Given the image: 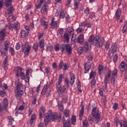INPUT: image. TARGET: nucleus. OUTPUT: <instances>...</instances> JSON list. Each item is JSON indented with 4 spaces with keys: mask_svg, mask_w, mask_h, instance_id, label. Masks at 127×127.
Masks as SVG:
<instances>
[{
    "mask_svg": "<svg viewBox=\"0 0 127 127\" xmlns=\"http://www.w3.org/2000/svg\"><path fill=\"white\" fill-rule=\"evenodd\" d=\"M55 49L56 51H59L60 49L63 54L66 53L68 55L72 54V46L69 44H63L60 46V48H59V44H57L55 46Z\"/></svg>",
    "mask_w": 127,
    "mask_h": 127,
    "instance_id": "obj_1",
    "label": "nucleus"
},
{
    "mask_svg": "<svg viewBox=\"0 0 127 127\" xmlns=\"http://www.w3.org/2000/svg\"><path fill=\"white\" fill-rule=\"evenodd\" d=\"M88 41L89 43H92L93 45L98 48H101L104 44V39L100 38L99 36H96L94 37V35H92L89 37Z\"/></svg>",
    "mask_w": 127,
    "mask_h": 127,
    "instance_id": "obj_2",
    "label": "nucleus"
},
{
    "mask_svg": "<svg viewBox=\"0 0 127 127\" xmlns=\"http://www.w3.org/2000/svg\"><path fill=\"white\" fill-rule=\"evenodd\" d=\"M61 118H62L61 114H54L52 113V111L49 110L47 113V116H46L44 118L45 126H47L48 123L51 122V120L55 122V120L61 119Z\"/></svg>",
    "mask_w": 127,
    "mask_h": 127,
    "instance_id": "obj_3",
    "label": "nucleus"
},
{
    "mask_svg": "<svg viewBox=\"0 0 127 127\" xmlns=\"http://www.w3.org/2000/svg\"><path fill=\"white\" fill-rule=\"evenodd\" d=\"M21 49L22 52L24 53V57H27L30 53V50H31V46L28 44V42H25L24 44L21 45Z\"/></svg>",
    "mask_w": 127,
    "mask_h": 127,
    "instance_id": "obj_4",
    "label": "nucleus"
},
{
    "mask_svg": "<svg viewBox=\"0 0 127 127\" xmlns=\"http://www.w3.org/2000/svg\"><path fill=\"white\" fill-rule=\"evenodd\" d=\"M66 29V32L64 34V37L66 42H69L70 39L69 37L74 35V29L73 27H68Z\"/></svg>",
    "mask_w": 127,
    "mask_h": 127,
    "instance_id": "obj_5",
    "label": "nucleus"
},
{
    "mask_svg": "<svg viewBox=\"0 0 127 127\" xmlns=\"http://www.w3.org/2000/svg\"><path fill=\"white\" fill-rule=\"evenodd\" d=\"M9 44H10L9 41L7 40L4 42V48H3V46H2L0 47V52L1 56L4 55L5 52H7L8 51V47H9Z\"/></svg>",
    "mask_w": 127,
    "mask_h": 127,
    "instance_id": "obj_6",
    "label": "nucleus"
},
{
    "mask_svg": "<svg viewBox=\"0 0 127 127\" xmlns=\"http://www.w3.org/2000/svg\"><path fill=\"white\" fill-rule=\"evenodd\" d=\"M83 49L85 52H87L89 50V43L86 42L83 45V48L82 47H80L77 49V53L80 55L83 53Z\"/></svg>",
    "mask_w": 127,
    "mask_h": 127,
    "instance_id": "obj_7",
    "label": "nucleus"
},
{
    "mask_svg": "<svg viewBox=\"0 0 127 127\" xmlns=\"http://www.w3.org/2000/svg\"><path fill=\"white\" fill-rule=\"evenodd\" d=\"M97 108L94 107L93 108L91 115L95 120L97 121V123L100 122V120H101V115L99 113V112H97Z\"/></svg>",
    "mask_w": 127,
    "mask_h": 127,
    "instance_id": "obj_8",
    "label": "nucleus"
},
{
    "mask_svg": "<svg viewBox=\"0 0 127 127\" xmlns=\"http://www.w3.org/2000/svg\"><path fill=\"white\" fill-rule=\"evenodd\" d=\"M119 69L121 72V75L122 76H123V72H125V71L127 70V63L125 62V61H122L120 65L119 66Z\"/></svg>",
    "mask_w": 127,
    "mask_h": 127,
    "instance_id": "obj_9",
    "label": "nucleus"
},
{
    "mask_svg": "<svg viewBox=\"0 0 127 127\" xmlns=\"http://www.w3.org/2000/svg\"><path fill=\"white\" fill-rule=\"evenodd\" d=\"M118 50V46L117 45V44L114 43L113 44L111 50H109L108 52V55L109 56H111V54H114L117 52V51Z\"/></svg>",
    "mask_w": 127,
    "mask_h": 127,
    "instance_id": "obj_10",
    "label": "nucleus"
},
{
    "mask_svg": "<svg viewBox=\"0 0 127 127\" xmlns=\"http://www.w3.org/2000/svg\"><path fill=\"white\" fill-rule=\"evenodd\" d=\"M111 74H112V71L108 70L107 74L105 75V77L104 78V84L105 88H107V84H108V82L110 81V79H111Z\"/></svg>",
    "mask_w": 127,
    "mask_h": 127,
    "instance_id": "obj_11",
    "label": "nucleus"
},
{
    "mask_svg": "<svg viewBox=\"0 0 127 127\" xmlns=\"http://www.w3.org/2000/svg\"><path fill=\"white\" fill-rule=\"evenodd\" d=\"M51 92V89L50 88L47 87V86L44 87V88L42 89V95L43 96L45 95L47 93V97H49L50 96V93Z\"/></svg>",
    "mask_w": 127,
    "mask_h": 127,
    "instance_id": "obj_12",
    "label": "nucleus"
},
{
    "mask_svg": "<svg viewBox=\"0 0 127 127\" xmlns=\"http://www.w3.org/2000/svg\"><path fill=\"white\" fill-rule=\"evenodd\" d=\"M65 91H66V87L65 86H62L61 85L58 89L57 92L60 96V97H62L64 95V93H65Z\"/></svg>",
    "mask_w": 127,
    "mask_h": 127,
    "instance_id": "obj_13",
    "label": "nucleus"
},
{
    "mask_svg": "<svg viewBox=\"0 0 127 127\" xmlns=\"http://www.w3.org/2000/svg\"><path fill=\"white\" fill-rule=\"evenodd\" d=\"M5 31H6V29H2L1 31H0V41H4V39H5V36H6Z\"/></svg>",
    "mask_w": 127,
    "mask_h": 127,
    "instance_id": "obj_14",
    "label": "nucleus"
},
{
    "mask_svg": "<svg viewBox=\"0 0 127 127\" xmlns=\"http://www.w3.org/2000/svg\"><path fill=\"white\" fill-rule=\"evenodd\" d=\"M63 125L64 126V127H70V119L68 118L67 119V121H66V119H65V117L63 116Z\"/></svg>",
    "mask_w": 127,
    "mask_h": 127,
    "instance_id": "obj_15",
    "label": "nucleus"
},
{
    "mask_svg": "<svg viewBox=\"0 0 127 127\" xmlns=\"http://www.w3.org/2000/svg\"><path fill=\"white\" fill-rule=\"evenodd\" d=\"M48 10L47 9V4L46 2H44L42 6L41 9V13L43 14V13H45Z\"/></svg>",
    "mask_w": 127,
    "mask_h": 127,
    "instance_id": "obj_16",
    "label": "nucleus"
},
{
    "mask_svg": "<svg viewBox=\"0 0 127 127\" xmlns=\"http://www.w3.org/2000/svg\"><path fill=\"white\" fill-rule=\"evenodd\" d=\"M77 42L79 44H81V43H83L84 42V34H81L78 36Z\"/></svg>",
    "mask_w": 127,
    "mask_h": 127,
    "instance_id": "obj_17",
    "label": "nucleus"
},
{
    "mask_svg": "<svg viewBox=\"0 0 127 127\" xmlns=\"http://www.w3.org/2000/svg\"><path fill=\"white\" fill-rule=\"evenodd\" d=\"M7 61H8V56H6L3 62V68L4 70L7 69Z\"/></svg>",
    "mask_w": 127,
    "mask_h": 127,
    "instance_id": "obj_18",
    "label": "nucleus"
},
{
    "mask_svg": "<svg viewBox=\"0 0 127 127\" xmlns=\"http://www.w3.org/2000/svg\"><path fill=\"white\" fill-rule=\"evenodd\" d=\"M84 69L85 70L84 73H87V72H89L90 69H91V64L90 62L87 63L84 65Z\"/></svg>",
    "mask_w": 127,
    "mask_h": 127,
    "instance_id": "obj_19",
    "label": "nucleus"
},
{
    "mask_svg": "<svg viewBox=\"0 0 127 127\" xmlns=\"http://www.w3.org/2000/svg\"><path fill=\"white\" fill-rule=\"evenodd\" d=\"M17 25H14L13 24H8V25L6 26V27H8L10 30H16L17 29Z\"/></svg>",
    "mask_w": 127,
    "mask_h": 127,
    "instance_id": "obj_20",
    "label": "nucleus"
},
{
    "mask_svg": "<svg viewBox=\"0 0 127 127\" xmlns=\"http://www.w3.org/2000/svg\"><path fill=\"white\" fill-rule=\"evenodd\" d=\"M14 71H17L16 76L18 77L20 76L19 73H21L22 71V68L17 66L14 68Z\"/></svg>",
    "mask_w": 127,
    "mask_h": 127,
    "instance_id": "obj_21",
    "label": "nucleus"
},
{
    "mask_svg": "<svg viewBox=\"0 0 127 127\" xmlns=\"http://www.w3.org/2000/svg\"><path fill=\"white\" fill-rule=\"evenodd\" d=\"M11 2H12V0H5L4 2V4L5 7H9L11 6Z\"/></svg>",
    "mask_w": 127,
    "mask_h": 127,
    "instance_id": "obj_22",
    "label": "nucleus"
},
{
    "mask_svg": "<svg viewBox=\"0 0 127 127\" xmlns=\"http://www.w3.org/2000/svg\"><path fill=\"white\" fill-rule=\"evenodd\" d=\"M121 12H122V11L121 10V9L120 8L117 9L115 16H116V19H117L118 20H119V19H120V18H121L120 16H121Z\"/></svg>",
    "mask_w": 127,
    "mask_h": 127,
    "instance_id": "obj_23",
    "label": "nucleus"
},
{
    "mask_svg": "<svg viewBox=\"0 0 127 127\" xmlns=\"http://www.w3.org/2000/svg\"><path fill=\"white\" fill-rule=\"evenodd\" d=\"M74 83H75V74L71 73L70 75V81L69 84H70L71 86H73Z\"/></svg>",
    "mask_w": 127,
    "mask_h": 127,
    "instance_id": "obj_24",
    "label": "nucleus"
},
{
    "mask_svg": "<svg viewBox=\"0 0 127 127\" xmlns=\"http://www.w3.org/2000/svg\"><path fill=\"white\" fill-rule=\"evenodd\" d=\"M23 95V91L20 90V91H17V93L15 94V96L18 100H20V97Z\"/></svg>",
    "mask_w": 127,
    "mask_h": 127,
    "instance_id": "obj_25",
    "label": "nucleus"
},
{
    "mask_svg": "<svg viewBox=\"0 0 127 127\" xmlns=\"http://www.w3.org/2000/svg\"><path fill=\"white\" fill-rule=\"evenodd\" d=\"M13 10H14V9H13V7L12 6H10L7 9V14L9 15V16H11V15H12V12H13Z\"/></svg>",
    "mask_w": 127,
    "mask_h": 127,
    "instance_id": "obj_26",
    "label": "nucleus"
},
{
    "mask_svg": "<svg viewBox=\"0 0 127 127\" xmlns=\"http://www.w3.org/2000/svg\"><path fill=\"white\" fill-rule=\"evenodd\" d=\"M58 106L59 107V109L61 112H63L64 110V107L63 106V103L61 101H59L58 104Z\"/></svg>",
    "mask_w": 127,
    "mask_h": 127,
    "instance_id": "obj_27",
    "label": "nucleus"
},
{
    "mask_svg": "<svg viewBox=\"0 0 127 127\" xmlns=\"http://www.w3.org/2000/svg\"><path fill=\"white\" fill-rule=\"evenodd\" d=\"M39 47L44 50V40H40L39 43Z\"/></svg>",
    "mask_w": 127,
    "mask_h": 127,
    "instance_id": "obj_28",
    "label": "nucleus"
},
{
    "mask_svg": "<svg viewBox=\"0 0 127 127\" xmlns=\"http://www.w3.org/2000/svg\"><path fill=\"white\" fill-rule=\"evenodd\" d=\"M38 1H40V3L37 4H35V7L37 9H38V8H40L41 7V5H42V4L43 3V2L44 1V0H38Z\"/></svg>",
    "mask_w": 127,
    "mask_h": 127,
    "instance_id": "obj_29",
    "label": "nucleus"
},
{
    "mask_svg": "<svg viewBox=\"0 0 127 127\" xmlns=\"http://www.w3.org/2000/svg\"><path fill=\"white\" fill-rule=\"evenodd\" d=\"M63 29L60 28L57 31V36H59V37H62V36L63 35Z\"/></svg>",
    "mask_w": 127,
    "mask_h": 127,
    "instance_id": "obj_30",
    "label": "nucleus"
},
{
    "mask_svg": "<svg viewBox=\"0 0 127 127\" xmlns=\"http://www.w3.org/2000/svg\"><path fill=\"white\" fill-rule=\"evenodd\" d=\"M86 58L88 60V61H92V60H93V57L92 56L91 52H88L87 53Z\"/></svg>",
    "mask_w": 127,
    "mask_h": 127,
    "instance_id": "obj_31",
    "label": "nucleus"
},
{
    "mask_svg": "<svg viewBox=\"0 0 127 127\" xmlns=\"http://www.w3.org/2000/svg\"><path fill=\"white\" fill-rule=\"evenodd\" d=\"M63 78L62 77V74H60L59 76L58 84H57V88H58V85H60L62 82V79Z\"/></svg>",
    "mask_w": 127,
    "mask_h": 127,
    "instance_id": "obj_32",
    "label": "nucleus"
},
{
    "mask_svg": "<svg viewBox=\"0 0 127 127\" xmlns=\"http://www.w3.org/2000/svg\"><path fill=\"white\" fill-rule=\"evenodd\" d=\"M16 88L17 91H20V90L23 91V87L22 86V84L18 83L17 85L16 86Z\"/></svg>",
    "mask_w": 127,
    "mask_h": 127,
    "instance_id": "obj_33",
    "label": "nucleus"
},
{
    "mask_svg": "<svg viewBox=\"0 0 127 127\" xmlns=\"http://www.w3.org/2000/svg\"><path fill=\"white\" fill-rule=\"evenodd\" d=\"M20 34L21 38H25L26 37V32L25 30H22L20 32Z\"/></svg>",
    "mask_w": 127,
    "mask_h": 127,
    "instance_id": "obj_34",
    "label": "nucleus"
},
{
    "mask_svg": "<svg viewBox=\"0 0 127 127\" xmlns=\"http://www.w3.org/2000/svg\"><path fill=\"white\" fill-rule=\"evenodd\" d=\"M95 77H96V72H94L93 71H91L90 73V76H89V79H95Z\"/></svg>",
    "mask_w": 127,
    "mask_h": 127,
    "instance_id": "obj_35",
    "label": "nucleus"
},
{
    "mask_svg": "<svg viewBox=\"0 0 127 127\" xmlns=\"http://www.w3.org/2000/svg\"><path fill=\"white\" fill-rule=\"evenodd\" d=\"M6 107L3 106L2 104H0V113H2L4 111V110H6Z\"/></svg>",
    "mask_w": 127,
    "mask_h": 127,
    "instance_id": "obj_36",
    "label": "nucleus"
},
{
    "mask_svg": "<svg viewBox=\"0 0 127 127\" xmlns=\"http://www.w3.org/2000/svg\"><path fill=\"white\" fill-rule=\"evenodd\" d=\"M29 72L30 71L27 69L26 72V82H29Z\"/></svg>",
    "mask_w": 127,
    "mask_h": 127,
    "instance_id": "obj_37",
    "label": "nucleus"
},
{
    "mask_svg": "<svg viewBox=\"0 0 127 127\" xmlns=\"http://www.w3.org/2000/svg\"><path fill=\"white\" fill-rule=\"evenodd\" d=\"M104 68L103 66H102L101 64H99L98 66V73L101 75L102 71H103Z\"/></svg>",
    "mask_w": 127,
    "mask_h": 127,
    "instance_id": "obj_38",
    "label": "nucleus"
},
{
    "mask_svg": "<svg viewBox=\"0 0 127 127\" xmlns=\"http://www.w3.org/2000/svg\"><path fill=\"white\" fill-rule=\"evenodd\" d=\"M54 19H55V18H52V23L51 24V26H54L55 27H56L57 26V22L55 21H54Z\"/></svg>",
    "mask_w": 127,
    "mask_h": 127,
    "instance_id": "obj_39",
    "label": "nucleus"
},
{
    "mask_svg": "<svg viewBox=\"0 0 127 127\" xmlns=\"http://www.w3.org/2000/svg\"><path fill=\"white\" fill-rule=\"evenodd\" d=\"M41 25L42 26H45V27H47V26L48 25V23L46 21H44L43 19H41Z\"/></svg>",
    "mask_w": 127,
    "mask_h": 127,
    "instance_id": "obj_40",
    "label": "nucleus"
},
{
    "mask_svg": "<svg viewBox=\"0 0 127 127\" xmlns=\"http://www.w3.org/2000/svg\"><path fill=\"white\" fill-rule=\"evenodd\" d=\"M8 120H9V124L11 126L12 125V123L14 122L13 118L11 116H8Z\"/></svg>",
    "mask_w": 127,
    "mask_h": 127,
    "instance_id": "obj_41",
    "label": "nucleus"
},
{
    "mask_svg": "<svg viewBox=\"0 0 127 127\" xmlns=\"http://www.w3.org/2000/svg\"><path fill=\"white\" fill-rule=\"evenodd\" d=\"M44 113H45L44 108H41V111H40V113L39 114V116H40V118H43V115H44Z\"/></svg>",
    "mask_w": 127,
    "mask_h": 127,
    "instance_id": "obj_42",
    "label": "nucleus"
},
{
    "mask_svg": "<svg viewBox=\"0 0 127 127\" xmlns=\"http://www.w3.org/2000/svg\"><path fill=\"white\" fill-rule=\"evenodd\" d=\"M64 115L65 118H69L70 114H69V110H65L64 111Z\"/></svg>",
    "mask_w": 127,
    "mask_h": 127,
    "instance_id": "obj_43",
    "label": "nucleus"
},
{
    "mask_svg": "<svg viewBox=\"0 0 127 127\" xmlns=\"http://www.w3.org/2000/svg\"><path fill=\"white\" fill-rule=\"evenodd\" d=\"M2 105H3L5 108L7 107L8 105V102H7V99H4L3 100V103H2Z\"/></svg>",
    "mask_w": 127,
    "mask_h": 127,
    "instance_id": "obj_44",
    "label": "nucleus"
},
{
    "mask_svg": "<svg viewBox=\"0 0 127 127\" xmlns=\"http://www.w3.org/2000/svg\"><path fill=\"white\" fill-rule=\"evenodd\" d=\"M45 71H46V74H49L51 72V69L50 68V67L47 66L45 68Z\"/></svg>",
    "mask_w": 127,
    "mask_h": 127,
    "instance_id": "obj_45",
    "label": "nucleus"
},
{
    "mask_svg": "<svg viewBox=\"0 0 127 127\" xmlns=\"http://www.w3.org/2000/svg\"><path fill=\"white\" fill-rule=\"evenodd\" d=\"M33 49L35 50V52L38 50V44L37 43H34L33 46Z\"/></svg>",
    "mask_w": 127,
    "mask_h": 127,
    "instance_id": "obj_46",
    "label": "nucleus"
},
{
    "mask_svg": "<svg viewBox=\"0 0 127 127\" xmlns=\"http://www.w3.org/2000/svg\"><path fill=\"white\" fill-rule=\"evenodd\" d=\"M84 115V105L82 106L81 110L79 112V116L81 117V116Z\"/></svg>",
    "mask_w": 127,
    "mask_h": 127,
    "instance_id": "obj_47",
    "label": "nucleus"
},
{
    "mask_svg": "<svg viewBox=\"0 0 127 127\" xmlns=\"http://www.w3.org/2000/svg\"><path fill=\"white\" fill-rule=\"evenodd\" d=\"M37 100V96L36 95H34L33 97V100L32 102V104H33V105H36Z\"/></svg>",
    "mask_w": 127,
    "mask_h": 127,
    "instance_id": "obj_48",
    "label": "nucleus"
},
{
    "mask_svg": "<svg viewBox=\"0 0 127 127\" xmlns=\"http://www.w3.org/2000/svg\"><path fill=\"white\" fill-rule=\"evenodd\" d=\"M10 52L12 56H14V55H15V53L14 52V49L12 47L10 48Z\"/></svg>",
    "mask_w": 127,
    "mask_h": 127,
    "instance_id": "obj_49",
    "label": "nucleus"
},
{
    "mask_svg": "<svg viewBox=\"0 0 127 127\" xmlns=\"http://www.w3.org/2000/svg\"><path fill=\"white\" fill-rule=\"evenodd\" d=\"M59 16L61 18H64V17H65V13H64V11H61L60 12Z\"/></svg>",
    "mask_w": 127,
    "mask_h": 127,
    "instance_id": "obj_50",
    "label": "nucleus"
},
{
    "mask_svg": "<svg viewBox=\"0 0 127 127\" xmlns=\"http://www.w3.org/2000/svg\"><path fill=\"white\" fill-rule=\"evenodd\" d=\"M88 127V121L87 120H84L83 121V127Z\"/></svg>",
    "mask_w": 127,
    "mask_h": 127,
    "instance_id": "obj_51",
    "label": "nucleus"
},
{
    "mask_svg": "<svg viewBox=\"0 0 127 127\" xmlns=\"http://www.w3.org/2000/svg\"><path fill=\"white\" fill-rule=\"evenodd\" d=\"M6 95V92L5 91H0V97H4Z\"/></svg>",
    "mask_w": 127,
    "mask_h": 127,
    "instance_id": "obj_52",
    "label": "nucleus"
},
{
    "mask_svg": "<svg viewBox=\"0 0 127 127\" xmlns=\"http://www.w3.org/2000/svg\"><path fill=\"white\" fill-rule=\"evenodd\" d=\"M71 123H72V125H75V123H76V116H72Z\"/></svg>",
    "mask_w": 127,
    "mask_h": 127,
    "instance_id": "obj_53",
    "label": "nucleus"
},
{
    "mask_svg": "<svg viewBox=\"0 0 127 127\" xmlns=\"http://www.w3.org/2000/svg\"><path fill=\"white\" fill-rule=\"evenodd\" d=\"M20 76L21 77V79L22 80H24V79L25 78V74H24V72H23L22 71L21 72V73H20Z\"/></svg>",
    "mask_w": 127,
    "mask_h": 127,
    "instance_id": "obj_54",
    "label": "nucleus"
},
{
    "mask_svg": "<svg viewBox=\"0 0 127 127\" xmlns=\"http://www.w3.org/2000/svg\"><path fill=\"white\" fill-rule=\"evenodd\" d=\"M77 89L78 91L82 93V90H81V83H80V80L78 81V83L77 85Z\"/></svg>",
    "mask_w": 127,
    "mask_h": 127,
    "instance_id": "obj_55",
    "label": "nucleus"
},
{
    "mask_svg": "<svg viewBox=\"0 0 127 127\" xmlns=\"http://www.w3.org/2000/svg\"><path fill=\"white\" fill-rule=\"evenodd\" d=\"M79 8V2L75 1L74 3V9L77 10Z\"/></svg>",
    "mask_w": 127,
    "mask_h": 127,
    "instance_id": "obj_56",
    "label": "nucleus"
},
{
    "mask_svg": "<svg viewBox=\"0 0 127 127\" xmlns=\"http://www.w3.org/2000/svg\"><path fill=\"white\" fill-rule=\"evenodd\" d=\"M63 64H64L63 61H61L59 64V70H61V69H62V67H63Z\"/></svg>",
    "mask_w": 127,
    "mask_h": 127,
    "instance_id": "obj_57",
    "label": "nucleus"
},
{
    "mask_svg": "<svg viewBox=\"0 0 127 127\" xmlns=\"http://www.w3.org/2000/svg\"><path fill=\"white\" fill-rule=\"evenodd\" d=\"M119 124L120 125V127H123V124L120 123V120L119 119H117L116 121V127H118Z\"/></svg>",
    "mask_w": 127,
    "mask_h": 127,
    "instance_id": "obj_58",
    "label": "nucleus"
},
{
    "mask_svg": "<svg viewBox=\"0 0 127 127\" xmlns=\"http://www.w3.org/2000/svg\"><path fill=\"white\" fill-rule=\"evenodd\" d=\"M118 74V69H114L113 70V73H112V77H115L116 75Z\"/></svg>",
    "mask_w": 127,
    "mask_h": 127,
    "instance_id": "obj_59",
    "label": "nucleus"
},
{
    "mask_svg": "<svg viewBox=\"0 0 127 127\" xmlns=\"http://www.w3.org/2000/svg\"><path fill=\"white\" fill-rule=\"evenodd\" d=\"M115 82H116V79L115 78V76H112L111 79V85H114Z\"/></svg>",
    "mask_w": 127,
    "mask_h": 127,
    "instance_id": "obj_60",
    "label": "nucleus"
},
{
    "mask_svg": "<svg viewBox=\"0 0 127 127\" xmlns=\"http://www.w3.org/2000/svg\"><path fill=\"white\" fill-rule=\"evenodd\" d=\"M89 13H90V10H89V8L86 7L84 10L85 14H86V15H88V14H89Z\"/></svg>",
    "mask_w": 127,
    "mask_h": 127,
    "instance_id": "obj_61",
    "label": "nucleus"
},
{
    "mask_svg": "<svg viewBox=\"0 0 127 127\" xmlns=\"http://www.w3.org/2000/svg\"><path fill=\"white\" fill-rule=\"evenodd\" d=\"M113 61L114 63H116L118 61V55L116 54L113 57Z\"/></svg>",
    "mask_w": 127,
    "mask_h": 127,
    "instance_id": "obj_62",
    "label": "nucleus"
},
{
    "mask_svg": "<svg viewBox=\"0 0 127 127\" xmlns=\"http://www.w3.org/2000/svg\"><path fill=\"white\" fill-rule=\"evenodd\" d=\"M53 48V46H52V45H50L47 47V51H51Z\"/></svg>",
    "mask_w": 127,
    "mask_h": 127,
    "instance_id": "obj_63",
    "label": "nucleus"
},
{
    "mask_svg": "<svg viewBox=\"0 0 127 127\" xmlns=\"http://www.w3.org/2000/svg\"><path fill=\"white\" fill-rule=\"evenodd\" d=\"M3 0H0V10H1L2 7L3 6Z\"/></svg>",
    "mask_w": 127,
    "mask_h": 127,
    "instance_id": "obj_64",
    "label": "nucleus"
}]
</instances>
